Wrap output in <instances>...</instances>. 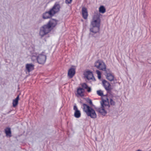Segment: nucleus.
I'll return each instance as SVG.
<instances>
[{"mask_svg":"<svg viewBox=\"0 0 151 151\" xmlns=\"http://www.w3.org/2000/svg\"><path fill=\"white\" fill-rule=\"evenodd\" d=\"M100 27L99 26H92V27L90 29V30L91 32L96 33L99 31Z\"/></svg>","mask_w":151,"mask_h":151,"instance_id":"nucleus-17","label":"nucleus"},{"mask_svg":"<svg viewBox=\"0 0 151 151\" xmlns=\"http://www.w3.org/2000/svg\"><path fill=\"white\" fill-rule=\"evenodd\" d=\"M84 75L86 77L88 80L92 79L93 77L92 72L90 71H86L84 73Z\"/></svg>","mask_w":151,"mask_h":151,"instance_id":"nucleus-15","label":"nucleus"},{"mask_svg":"<svg viewBox=\"0 0 151 151\" xmlns=\"http://www.w3.org/2000/svg\"><path fill=\"white\" fill-rule=\"evenodd\" d=\"M82 14L83 18L84 19H86L88 17V13L87 9L85 7H83L82 8Z\"/></svg>","mask_w":151,"mask_h":151,"instance_id":"nucleus-11","label":"nucleus"},{"mask_svg":"<svg viewBox=\"0 0 151 151\" xmlns=\"http://www.w3.org/2000/svg\"><path fill=\"white\" fill-rule=\"evenodd\" d=\"M50 31V29L45 25L41 28L40 32V35L42 37L44 35L49 33Z\"/></svg>","mask_w":151,"mask_h":151,"instance_id":"nucleus-8","label":"nucleus"},{"mask_svg":"<svg viewBox=\"0 0 151 151\" xmlns=\"http://www.w3.org/2000/svg\"><path fill=\"white\" fill-rule=\"evenodd\" d=\"M83 111L88 116H90L92 118H96V115L95 111L92 107L85 104H83Z\"/></svg>","mask_w":151,"mask_h":151,"instance_id":"nucleus-4","label":"nucleus"},{"mask_svg":"<svg viewBox=\"0 0 151 151\" xmlns=\"http://www.w3.org/2000/svg\"><path fill=\"white\" fill-rule=\"evenodd\" d=\"M137 151H141V150H137Z\"/></svg>","mask_w":151,"mask_h":151,"instance_id":"nucleus-30","label":"nucleus"},{"mask_svg":"<svg viewBox=\"0 0 151 151\" xmlns=\"http://www.w3.org/2000/svg\"><path fill=\"white\" fill-rule=\"evenodd\" d=\"M75 74V70L73 68H70L68 70V76L70 78H71Z\"/></svg>","mask_w":151,"mask_h":151,"instance_id":"nucleus-10","label":"nucleus"},{"mask_svg":"<svg viewBox=\"0 0 151 151\" xmlns=\"http://www.w3.org/2000/svg\"><path fill=\"white\" fill-rule=\"evenodd\" d=\"M37 54H34L31 57V60L33 61H35L37 60Z\"/></svg>","mask_w":151,"mask_h":151,"instance_id":"nucleus-24","label":"nucleus"},{"mask_svg":"<svg viewBox=\"0 0 151 151\" xmlns=\"http://www.w3.org/2000/svg\"><path fill=\"white\" fill-rule=\"evenodd\" d=\"M26 69L29 72L33 70L34 69V65L32 64H27L25 66Z\"/></svg>","mask_w":151,"mask_h":151,"instance_id":"nucleus-14","label":"nucleus"},{"mask_svg":"<svg viewBox=\"0 0 151 151\" xmlns=\"http://www.w3.org/2000/svg\"><path fill=\"white\" fill-rule=\"evenodd\" d=\"M60 8V6L59 4L55 5L53 8L48 12H46L43 14V18L44 19H47L51 17L59 11Z\"/></svg>","mask_w":151,"mask_h":151,"instance_id":"nucleus-2","label":"nucleus"},{"mask_svg":"<svg viewBox=\"0 0 151 151\" xmlns=\"http://www.w3.org/2000/svg\"><path fill=\"white\" fill-rule=\"evenodd\" d=\"M100 22L99 15L98 14H96L93 16L91 24L92 26L100 27Z\"/></svg>","mask_w":151,"mask_h":151,"instance_id":"nucleus-5","label":"nucleus"},{"mask_svg":"<svg viewBox=\"0 0 151 151\" xmlns=\"http://www.w3.org/2000/svg\"><path fill=\"white\" fill-rule=\"evenodd\" d=\"M73 0H65V2L66 4H70Z\"/></svg>","mask_w":151,"mask_h":151,"instance_id":"nucleus-27","label":"nucleus"},{"mask_svg":"<svg viewBox=\"0 0 151 151\" xmlns=\"http://www.w3.org/2000/svg\"><path fill=\"white\" fill-rule=\"evenodd\" d=\"M102 83L105 89L107 91H109L111 89V85L109 83L105 80L102 81Z\"/></svg>","mask_w":151,"mask_h":151,"instance_id":"nucleus-12","label":"nucleus"},{"mask_svg":"<svg viewBox=\"0 0 151 151\" xmlns=\"http://www.w3.org/2000/svg\"><path fill=\"white\" fill-rule=\"evenodd\" d=\"M58 21L56 20L51 19L46 25L50 31L51 29L55 27L57 24Z\"/></svg>","mask_w":151,"mask_h":151,"instance_id":"nucleus-7","label":"nucleus"},{"mask_svg":"<svg viewBox=\"0 0 151 151\" xmlns=\"http://www.w3.org/2000/svg\"><path fill=\"white\" fill-rule=\"evenodd\" d=\"M85 90L81 87L78 88L77 89V94L78 96L83 97L84 96Z\"/></svg>","mask_w":151,"mask_h":151,"instance_id":"nucleus-13","label":"nucleus"},{"mask_svg":"<svg viewBox=\"0 0 151 151\" xmlns=\"http://www.w3.org/2000/svg\"><path fill=\"white\" fill-rule=\"evenodd\" d=\"M81 116V114L80 111L79 110L76 111H75L74 113V116L76 118H79Z\"/></svg>","mask_w":151,"mask_h":151,"instance_id":"nucleus-22","label":"nucleus"},{"mask_svg":"<svg viewBox=\"0 0 151 151\" xmlns=\"http://www.w3.org/2000/svg\"><path fill=\"white\" fill-rule=\"evenodd\" d=\"M89 103L90 105L92 104V101L91 100H89Z\"/></svg>","mask_w":151,"mask_h":151,"instance_id":"nucleus-29","label":"nucleus"},{"mask_svg":"<svg viewBox=\"0 0 151 151\" xmlns=\"http://www.w3.org/2000/svg\"><path fill=\"white\" fill-rule=\"evenodd\" d=\"M108 99L109 102V99ZM109 104H110L111 105H113V106L115 104V102L112 99H111V98L110 99L109 102Z\"/></svg>","mask_w":151,"mask_h":151,"instance_id":"nucleus-25","label":"nucleus"},{"mask_svg":"<svg viewBox=\"0 0 151 151\" xmlns=\"http://www.w3.org/2000/svg\"><path fill=\"white\" fill-rule=\"evenodd\" d=\"M46 56L44 55L40 54L37 57V62L40 64H44L46 61Z\"/></svg>","mask_w":151,"mask_h":151,"instance_id":"nucleus-9","label":"nucleus"},{"mask_svg":"<svg viewBox=\"0 0 151 151\" xmlns=\"http://www.w3.org/2000/svg\"><path fill=\"white\" fill-rule=\"evenodd\" d=\"M19 99V96L18 95L16 98L13 101V106L14 107H16L18 104V101Z\"/></svg>","mask_w":151,"mask_h":151,"instance_id":"nucleus-20","label":"nucleus"},{"mask_svg":"<svg viewBox=\"0 0 151 151\" xmlns=\"http://www.w3.org/2000/svg\"><path fill=\"white\" fill-rule=\"evenodd\" d=\"M99 12L103 14L106 12V9L103 6H101L99 8Z\"/></svg>","mask_w":151,"mask_h":151,"instance_id":"nucleus-21","label":"nucleus"},{"mask_svg":"<svg viewBox=\"0 0 151 151\" xmlns=\"http://www.w3.org/2000/svg\"><path fill=\"white\" fill-rule=\"evenodd\" d=\"M106 77L107 79L110 81H112L114 80V76L111 73H107Z\"/></svg>","mask_w":151,"mask_h":151,"instance_id":"nucleus-18","label":"nucleus"},{"mask_svg":"<svg viewBox=\"0 0 151 151\" xmlns=\"http://www.w3.org/2000/svg\"><path fill=\"white\" fill-rule=\"evenodd\" d=\"M95 66L97 68L101 70H105L106 68L104 63L102 61L98 60L95 63Z\"/></svg>","mask_w":151,"mask_h":151,"instance_id":"nucleus-6","label":"nucleus"},{"mask_svg":"<svg viewBox=\"0 0 151 151\" xmlns=\"http://www.w3.org/2000/svg\"><path fill=\"white\" fill-rule=\"evenodd\" d=\"M73 109L75 111H78V110L77 107L76 106H74Z\"/></svg>","mask_w":151,"mask_h":151,"instance_id":"nucleus-28","label":"nucleus"},{"mask_svg":"<svg viewBox=\"0 0 151 151\" xmlns=\"http://www.w3.org/2000/svg\"><path fill=\"white\" fill-rule=\"evenodd\" d=\"M81 85L82 88L84 89V90L86 89L87 91L88 92H90L91 91V88L90 87L88 86L87 84L85 83H81Z\"/></svg>","mask_w":151,"mask_h":151,"instance_id":"nucleus-16","label":"nucleus"},{"mask_svg":"<svg viewBox=\"0 0 151 151\" xmlns=\"http://www.w3.org/2000/svg\"><path fill=\"white\" fill-rule=\"evenodd\" d=\"M96 73L97 74V76L98 78L99 79H100L101 78V72L99 70H96Z\"/></svg>","mask_w":151,"mask_h":151,"instance_id":"nucleus-26","label":"nucleus"},{"mask_svg":"<svg viewBox=\"0 0 151 151\" xmlns=\"http://www.w3.org/2000/svg\"><path fill=\"white\" fill-rule=\"evenodd\" d=\"M101 106L98 109V112L103 115H105L106 114V109H109L110 106L107 96L102 97V102L101 103Z\"/></svg>","mask_w":151,"mask_h":151,"instance_id":"nucleus-1","label":"nucleus"},{"mask_svg":"<svg viewBox=\"0 0 151 151\" xmlns=\"http://www.w3.org/2000/svg\"><path fill=\"white\" fill-rule=\"evenodd\" d=\"M5 132L7 137H10L12 136L11 129L9 127H6L5 129Z\"/></svg>","mask_w":151,"mask_h":151,"instance_id":"nucleus-19","label":"nucleus"},{"mask_svg":"<svg viewBox=\"0 0 151 151\" xmlns=\"http://www.w3.org/2000/svg\"><path fill=\"white\" fill-rule=\"evenodd\" d=\"M97 94L101 96L102 97H102L106 95H104L102 91L101 90H98L97 91Z\"/></svg>","mask_w":151,"mask_h":151,"instance_id":"nucleus-23","label":"nucleus"},{"mask_svg":"<svg viewBox=\"0 0 151 151\" xmlns=\"http://www.w3.org/2000/svg\"><path fill=\"white\" fill-rule=\"evenodd\" d=\"M83 111L88 116H90L92 118H96V115L95 111L92 107L85 104H83Z\"/></svg>","mask_w":151,"mask_h":151,"instance_id":"nucleus-3","label":"nucleus"}]
</instances>
